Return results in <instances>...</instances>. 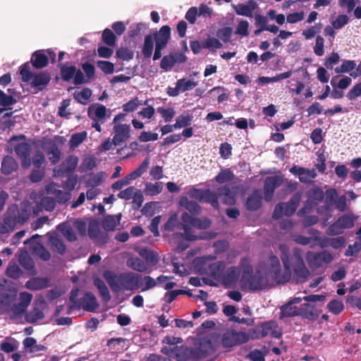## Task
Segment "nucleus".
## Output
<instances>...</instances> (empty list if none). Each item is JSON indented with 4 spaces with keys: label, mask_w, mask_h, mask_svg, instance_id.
Segmentation results:
<instances>
[{
    "label": "nucleus",
    "mask_w": 361,
    "mask_h": 361,
    "mask_svg": "<svg viewBox=\"0 0 361 361\" xmlns=\"http://www.w3.org/2000/svg\"><path fill=\"white\" fill-rule=\"evenodd\" d=\"M279 250L285 271L283 276H281V264L276 256H271L267 265L260 264L255 276L252 275V268L250 264V260L247 258L241 259L240 264L243 271L241 281L246 288L252 290L262 289L269 279L278 282L288 280L290 277L292 269L298 278L305 279L309 276L310 271L303 262L302 252L300 249L294 250L293 267L289 259V247L286 245H281Z\"/></svg>",
    "instance_id": "1"
},
{
    "label": "nucleus",
    "mask_w": 361,
    "mask_h": 361,
    "mask_svg": "<svg viewBox=\"0 0 361 361\" xmlns=\"http://www.w3.org/2000/svg\"><path fill=\"white\" fill-rule=\"evenodd\" d=\"M17 297L16 290L0 289V313H8L11 319H15L21 317L30 305L32 295L24 291L19 294L20 302L13 304Z\"/></svg>",
    "instance_id": "2"
},
{
    "label": "nucleus",
    "mask_w": 361,
    "mask_h": 361,
    "mask_svg": "<svg viewBox=\"0 0 361 361\" xmlns=\"http://www.w3.org/2000/svg\"><path fill=\"white\" fill-rule=\"evenodd\" d=\"M104 278L115 293L123 290H134L139 288L141 276L133 272H124L119 275L111 271L104 273Z\"/></svg>",
    "instance_id": "3"
},
{
    "label": "nucleus",
    "mask_w": 361,
    "mask_h": 361,
    "mask_svg": "<svg viewBox=\"0 0 361 361\" xmlns=\"http://www.w3.org/2000/svg\"><path fill=\"white\" fill-rule=\"evenodd\" d=\"M210 221L207 219L194 218L188 213L185 212L181 216V228L184 231L183 237L189 240L197 239V236L192 231V228L203 229L208 228Z\"/></svg>",
    "instance_id": "4"
},
{
    "label": "nucleus",
    "mask_w": 361,
    "mask_h": 361,
    "mask_svg": "<svg viewBox=\"0 0 361 361\" xmlns=\"http://www.w3.org/2000/svg\"><path fill=\"white\" fill-rule=\"evenodd\" d=\"M303 299L307 302L301 307L302 315L310 320L316 319L320 313L318 307L324 304L326 297L323 295H310Z\"/></svg>",
    "instance_id": "5"
},
{
    "label": "nucleus",
    "mask_w": 361,
    "mask_h": 361,
    "mask_svg": "<svg viewBox=\"0 0 361 361\" xmlns=\"http://www.w3.org/2000/svg\"><path fill=\"white\" fill-rule=\"evenodd\" d=\"M87 116L92 121V127L97 132H101V125L110 116V111L103 104L94 103L88 107Z\"/></svg>",
    "instance_id": "6"
},
{
    "label": "nucleus",
    "mask_w": 361,
    "mask_h": 361,
    "mask_svg": "<svg viewBox=\"0 0 361 361\" xmlns=\"http://www.w3.org/2000/svg\"><path fill=\"white\" fill-rule=\"evenodd\" d=\"M20 73L23 82L30 83L38 90H42L50 80V76L48 73H32L29 71V68L27 66H23L20 68Z\"/></svg>",
    "instance_id": "7"
},
{
    "label": "nucleus",
    "mask_w": 361,
    "mask_h": 361,
    "mask_svg": "<svg viewBox=\"0 0 361 361\" xmlns=\"http://www.w3.org/2000/svg\"><path fill=\"white\" fill-rule=\"evenodd\" d=\"M355 220V217L352 214L342 215L336 222L329 226L326 231V234L329 235L341 234L345 229L353 227Z\"/></svg>",
    "instance_id": "8"
},
{
    "label": "nucleus",
    "mask_w": 361,
    "mask_h": 361,
    "mask_svg": "<svg viewBox=\"0 0 361 361\" xmlns=\"http://www.w3.org/2000/svg\"><path fill=\"white\" fill-rule=\"evenodd\" d=\"M171 36V28L168 25L162 26L159 31L154 35V39L155 40V51L153 56V60H158L161 56V50L164 49Z\"/></svg>",
    "instance_id": "9"
},
{
    "label": "nucleus",
    "mask_w": 361,
    "mask_h": 361,
    "mask_svg": "<svg viewBox=\"0 0 361 361\" xmlns=\"http://www.w3.org/2000/svg\"><path fill=\"white\" fill-rule=\"evenodd\" d=\"M300 200L301 195L297 193L290 199L288 202L279 204L274 209L273 213V218L279 219L283 215H292L295 212Z\"/></svg>",
    "instance_id": "10"
},
{
    "label": "nucleus",
    "mask_w": 361,
    "mask_h": 361,
    "mask_svg": "<svg viewBox=\"0 0 361 361\" xmlns=\"http://www.w3.org/2000/svg\"><path fill=\"white\" fill-rule=\"evenodd\" d=\"M193 360L207 358L214 352V348L208 338H202L192 348Z\"/></svg>",
    "instance_id": "11"
},
{
    "label": "nucleus",
    "mask_w": 361,
    "mask_h": 361,
    "mask_svg": "<svg viewBox=\"0 0 361 361\" xmlns=\"http://www.w3.org/2000/svg\"><path fill=\"white\" fill-rule=\"evenodd\" d=\"M307 262L312 269L321 267L323 264H329L334 259L333 255L328 251L320 252H308L306 255Z\"/></svg>",
    "instance_id": "12"
},
{
    "label": "nucleus",
    "mask_w": 361,
    "mask_h": 361,
    "mask_svg": "<svg viewBox=\"0 0 361 361\" xmlns=\"http://www.w3.org/2000/svg\"><path fill=\"white\" fill-rule=\"evenodd\" d=\"M248 340L249 335L245 332L228 331L224 334L222 344L224 347L229 348L246 343Z\"/></svg>",
    "instance_id": "13"
},
{
    "label": "nucleus",
    "mask_w": 361,
    "mask_h": 361,
    "mask_svg": "<svg viewBox=\"0 0 361 361\" xmlns=\"http://www.w3.org/2000/svg\"><path fill=\"white\" fill-rule=\"evenodd\" d=\"M7 212L14 220L16 226L23 224L29 219L30 215V211L26 205H22L20 208L13 205L8 209Z\"/></svg>",
    "instance_id": "14"
},
{
    "label": "nucleus",
    "mask_w": 361,
    "mask_h": 361,
    "mask_svg": "<svg viewBox=\"0 0 361 361\" xmlns=\"http://www.w3.org/2000/svg\"><path fill=\"white\" fill-rule=\"evenodd\" d=\"M39 237V235L36 234L30 240H25L24 243L30 245L31 252L33 255L39 257L44 261L49 260L51 257L50 252L41 243L35 240V238Z\"/></svg>",
    "instance_id": "15"
},
{
    "label": "nucleus",
    "mask_w": 361,
    "mask_h": 361,
    "mask_svg": "<svg viewBox=\"0 0 361 361\" xmlns=\"http://www.w3.org/2000/svg\"><path fill=\"white\" fill-rule=\"evenodd\" d=\"M130 127L128 124H116L114 127L113 143L119 145L130 137Z\"/></svg>",
    "instance_id": "16"
},
{
    "label": "nucleus",
    "mask_w": 361,
    "mask_h": 361,
    "mask_svg": "<svg viewBox=\"0 0 361 361\" xmlns=\"http://www.w3.org/2000/svg\"><path fill=\"white\" fill-rule=\"evenodd\" d=\"M290 172L298 176L299 180L305 183L311 182L317 176L314 169H305L297 166H293L290 169Z\"/></svg>",
    "instance_id": "17"
},
{
    "label": "nucleus",
    "mask_w": 361,
    "mask_h": 361,
    "mask_svg": "<svg viewBox=\"0 0 361 361\" xmlns=\"http://www.w3.org/2000/svg\"><path fill=\"white\" fill-rule=\"evenodd\" d=\"M282 178L278 176L267 177L264 180V198L270 201L275 189L282 183Z\"/></svg>",
    "instance_id": "18"
},
{
    "label": "nucleus",
    "mask_w": 361,
    "mask_h": 361,
    "mask_svg": "<svg viewBox=\"0 0 361 361\" xmlns=\"http://www.w3.org/2000/svg\"><path fill=\"white\" fill-rule=\"evenodd\" d=\"M302 301L300 298H295L289 302L281 307V317H293L295 315L302 314L301 308L295 306V304L300 303Z\"/></svg>",
    "instance_id": "19"
},
{
    "label": "nucleus",
    "mask_w": 361,
    "mask_h": 361,
    "mask_svg": "<svg viewBox=\"0 0 361 361\" xmlns=\"http://www.w3.org/2000/svg\"><path fill=\"white\" fill-rule=\"evenodd\" d=\"M262 336H270L274 338H279L281 336V329L274 321H269L261 325Z\"/></svg>",
    "instance_id": "20"
},
{
    "label": "nucleus",
    "mask_w": 361,
    "mask_h": 361,
    "mask_svg": "<svg viewBox=\"0 0 361 361\" xmlns=\"http://www.w3.org/2000/svg\"><path fill=\"white\" fill-rule=\"evenodd\" d=\"M16 154L22 159V166L27 168L30 166V160L29 159L30 147L26 142H22L17 145L15 147Z\"/></svg>",
    "instance_id": "21"
},
{
    "label": "nucleus",
    "mask_w": 361,
    "mask_h": 361,
    "mask_svg": "<svg viewBox=\"0 0 361 361\" xmlns=\"http://www.w3.org/2000/svg\"><path fill=\"white\" fill-rule=\"evenodd\" d=\"M257 6L256 2L249 1L247 4L233 5V8L238 15L252 18Z\"/></svg>",
    "instance_id": "22"
},
{
    "label": "nucleus",
    "mask_w": 361,
    "mask_h": 361,
    "mask_svg": "<svg viewBox=\"0 0 361 361\" xmlns=\"http://www.w3.org/2000/svg\"><path fill=\"white\" fill-rule=\"evenodd\" d=\"M169 357L175 358L177 361H187L188 360H193V354L192 348L190 349L185 346H178L174 350L173 354L167 355Z\"/></svg>",
    "instance_id": "23"
},
{
    "label": "nucleus",
    "mask_w": 361,
    "mask_h": 361,
    "mask_svg": "<svg viewBox=\"0 0 361 361\" xmlns=\"http://www.w3.org/2000/svg\"><path fill=\"white\" fill-rule=\"evenodd\" d=\"M49 245L53 251L63 255L66 252V245L56 233H47Z\"/></svg>",
    "instance_id": "24"
},
{
    "label": "nucleus",
    "mask_w": 361,
    "mask_h": 361,
    "mask_svg": "<svg viewBox=\"0 0 361 361\" xmlns=\"http://www.w3.org/2000/svg\"><path fill=\"white\" fill-rule=\"evenodd\" d=\"M218 195L226 204L232 205L235 202V192L226 185L218 189Z\"/></svg>",
    "instance_id": "25"
},
{
    "label": "nucleus",
    "mask_w": 361,
    "mask_h": 361,
    "mask_svg": "<svg viewBox=\"0 0 361 361\" xmlns=\"http://www.w3.org/2000/svg\"><path fill=\"white\" fill-rule=\"evenodd\" d=\"M240 270L236 267H230L226 270L224 269L221 281L228 286L237 281L240 276Z\"/></svg>",
    "instance_id": "26"
},
{
    "label": "nucleus",
    "mask_w": 361,
    "mask_h": 361,
    "mask_svg": "<svg viewBox=\"0 0 361 361\" xmlns=\"http://www.w3.org/2000/svg\"><path fill=\"white\" fill-rule=\"evenodd\" d=\"M163 342L166 343V345L162 348L161 351L167 355L173 353L174 350L178 347L177 345L182 342V339L178 337L168 336L164 338Z\"/></svg>",
    "instance_id": "27"
},
{
    "label": "nucleus",
    "mask_w": 361,
    "mask_h": 361,
    "mask_svg": "<svg viewBox=\"0 0 361 361\" xmlns=\"http://www.w3.org/2000/svg\"><path fill=\"white\" fill-rule=\"evenodd\" d=\"M44 304L40 303L38 305H36L33 307L32 310H30L28 313L26 314L25 318L27 322L29 323H35L39 319L44 318Z\"/></svg>",
    "instance_id": "28"
},
{
    "label": "nucleus",
    "mask_w": 361,
    "mask_h": 361,
    "mask_svg": "<svg viewBox=\"0 0 361 361\" xmlns=\"http://www.w3.org/2000/svg\"><path fill=\"white\" fill-rule=\"evenodd\" d=\"M225 269V263L223 262H213L208 267V273L213 278L221 280Z\"/></svg>",
    "instance_id": "29"
},
{
    "label": "nucleus",
    "mask_w": 361,
    "mask_h": 361,
    "mask_svg": "<svg viewBox=\"0 0 361 361\" xmlns=\"http://www.w3.org/2000/svg\"><path fill=\"white\" fill-rule=\"evenodd\" d=\"M33 66L37 68H42L48 64V56L43 50L36 51L32 56Z\"/></svg>",
    "instance_id": "30"
},
{
    "label": "nucleus",
    "mask_w": 361,
    "mask_h": 361,
    "mask_svg": "<svg viewBox=\"0 0 361 361\" xmlns=\"http://www.w3.org/2000/svg\"><path fill=\"white\" fill-rule=\"evenodd\" d=\"M49 286V280L45 278H32L28 280L25 287L32 290H37L45 288Z\"/></svg>",
    "instance_id": "31"
},
{
    "label": "nucleus",
    "mask_w": 361,
    "mask_h": 361,
    "mask_svg": "<svg viewBox=\"0 0 361 361\" xmlns=\"http://www.w3.org/2000/svg\"><path fill=\"white\" fill-rule=\"evenodd\" d=\"M126 264L131 269L138 272H145L148 269L147 264L137 257L128 258Z\"/></svg>",
    "instance_id": "32"
},
{
    "label": "nucleus",
    "mask_w": 361,
    "mask_h": 361,
    "mask_svg": "<svg viewBox=\"0 0 361 361\" xmlns=\"http://www.w3.org/2000/svg\"><path fill=\"white\" fill-rule=\"evenodd\" d=\"M126 339L123 338H111L107 341V346L118 353L123 352L128 348V345L126 343Z\"/></svg>",
    "instance_id": "33"
},
{
    "label": "nucleus",
    "mask_w": 361,
    "mask_h": 361,
    "mask_svg": "<svg viewBox=\"0 0 361 361\" xmlns=\"http://www.w3.org/2000/svg\"><path fill=\"white\" fill-rule=\"evenodd\" d=\"M181 56L169 54L163 57L160 63V67L165 71L171 70L178 61H180Z\"/></svg>",
    "instance_id": "34"
},
{
    "label": "nucleus",
    "mask_w": 361,
    "mask_h": 361,
    "mask_svg": "<svg viewBox=\"0 0 361 361\" xmlns=\"http://www.w3.org/2000/svg\"><path fill=\"white\" fill-rule=\"evenodd\" d=\"M18 165L16 160L9 156H6L1 163V171L4 174H11L17 170Z\"/></svg>",
    "instance_id": "35"
},
{
    "label": "nucleus",
    "mask_w": 361,
    "mask_h": 361,
    "mask_svg": "<svg viewBox=\"0 0 361 361\" xmlns=\"http://www.w3.org/2000/svg\"><path fill=\"white\" fill-rule=\"evenodd\" d=\"M106 174L104 172L91 173L86 180L85 184L87 188H95L99 185L105 179Z\"/></svg>",
    "instance_id": "36"
},
{
    "label": "nucleus",
    "mask_w": 361,
    "mask_h": 361,
    "mask_svg": "<svg viewBox=\"0 0 361 361\" xmlns=\"http://www.w3.org/2000/svg\"><path fill=\"white\" fill-rule=\"evenodd\" d=\"M15 227L16 224L14 220L11 219V216L6 212L4 220L0 221V233H8L13 231Z\"/></svg>",
    "instance_id": "37"
},
{
    "label": "nucleus",
    "mask_w": 361,
    "mask_h": 361,
    "mask_svg": "<svg viewBox=\"0 0 361 361\" xmlns=\"http://www.w3.org/2000/svg\"><path fill=\"white\" fill-rule=\"evenodd\" d=\"M292 75V71H288L286 72L277 74L274 77H259L257 80V82L259 83H261L262 85L267 84L269 82H276L281 80L286 79L290 78Z\"/></svg>",
    "instance_id": "38"
},
{
    "label": "nucleus",
    "mask_w": 361,
    "mask_h": 361,
    "mask_svg": "<svg viewBox=\"0 0 361 361\" xmlns=\"http://www.w3.org/2000/svg\"><path fill=\"white\" fill-rule=\"evenodd\" d=\"M179 203L180 206L192 214H198L200 212V207L198 204L195 201L190 200L188 197H182Z\"/></svg>",
    "instance_id": "39"
},
{
    "label": "nucleus",
    "mask_w": 361,
    "mask_h": 361,
    "mask_svg": "<svg viewBox=\"0 0 361 361\" xmlns=\"http://www.w3.org/2000/svg\"><path fill=\"white\" fill-rule=\"evenodd\" d=\"M261 195L259 190L255 191L247 200L246 206L248 209L256 210L260 207Z\"/></svg>",
    "instance_id": "40"
},
{
    "label": "nucleus",
    "mask_w": 361,
    "mask_h": 361,
    "mask_svg": "<svg viewBox=\"0 0 361 361\" xmlns=\"http://www.w3.org/2000/svg\"><path fill=\"white\" fill-rule=\"evenodd\" d=\"M74 98L82 104H87L92 96V91L89 88H83L81 90L75 91L73 94Z\"/></svg>",
    "instance_id": "41"
},
{
    "label": "nucleus",
    "mask_w": 361,
    "mask_h": 361,
    "mask_svg": "<svg viewBox=\"0 0 361 361\" xmlns=\"http://www.w3.org/2000/svg\"><path fill=\"white\" fill-rule=\"evenodd\" d=\"M82 306L87 310H94L98 307L94 295L91 293H87L82 300Z\"/></svg>",
    "instance_id": "42"
},
{
    "label": "nucleus",
    "mask_w": 361,
    "mask_h": 361,
    "mask_svg": "<svg viewBox=\"0 0 361 361\" xmlns=\"http://www.w3.org/2000/svg\"><path fill=\"white\" fill-rule=\"evenodd\" d=\"M87 137V133L86 131H82L80 133H77L73 134L69 140V146L71 148H76L78 147L82 142H83Z\"/></svg>",
    "instance_id": "43"
},
{
    "label": "nucleus",
    "mask_w": 361,
    "mask_h": 361,
    "mask_svg": "<svg viewBox=\"0 0 361 361\" xmlns=\"http://www.w3.org/2000/svg\"><path fill=\"white\" fill-rule=\"evenodd\" d=\"M121 217V214H118L116 216H108L105 217L103 221V227L106 231H112L114 230L116 226L119 224L120 219Z\"/></svg>",
    "instance_id": "44"
},
{
    "label": "nucleus",
    "mask_w": 361,
    "mask_h": 361,
    "mask_svg": "<svg viewBox=\"0 0 361 361\" xmlns=\"http://www.w3.org/2000/svg\"><path fill=\"white\" fill-rule=\"evenodd\" d=\"M234 178L233 173L229 169H221L215 177V180L220 183H226L231 181Z\"/></svg>",
    "instance_id": "45"
},
{
    "label": "nucleus",
    "mask_w": 361,
    "mask_h": 361,
    "mask_svg": "<svg viewBox=\"0 0 361 361\" xmlns=\"http://www.w3.org/2000/svg\"><path fill=\"white\" fill-rule=\"evenodd\" d=\"M180 92L192 90L197 85V82L187 78L179 79L176 82Z\"/></svg>",
    "instance_id": "46"
},
{
    "label": "nucleus",
    "mask_w": 361,
    "mask_h": 361,
    "mask_svg": "<svg viewBox=\"0 0 361 361\" xmlns=\"http://www.w3.org/2000/svg\"><path fill=\"white\" fill-rule=\"evenodd\" d=\"M94 285L99 290V292L102 297L103 300L106 302H108L111 299V295L109 291L108 288L105 285L104 282L99 279H97L94 280Z\"/></svg>",
    "instance_id": "47"
},
{
    "label": "nucleus",
    "mask_w": 361,
    "mask_h": 361,
    "mask_svg": "<svg viewBox=\"0 0 361 361\" xmlns=\"http://www.w3.org/2000/svg\"><path fill=\"white\" fill-rule=\"evenodd\" d=\"M218 192H214L209 190H204L202 200V201L209 202L212 204V207L217 208L218 207Z\"/></svg>",
    "instance_id": "48"
},
{
    "label": "nucleus",
    "mask_w": 361,
    "mask_h": 361,
    "mask_svg": "<svg viewBox=\"0 0 361 361\" xmlns=\"http://www.w3.org/2000/svg\"><path fill=\"white\" fill-rule=\"evenodd\" d=\"M154 48V39L152 35H147L145 37L142 54L145 57L149 58L152 56Z\"/></svg>",
    "instance_id": "49"
},
{
    "label": "nucleus",
    "mask_w": 361,
    "mask_h": 361,
    "mask_svg": "<svg viewBox=\"0 0 361 361\" xmlns=\"http://www.w3.org/2000/svg\"><path fill=\"white\" fill-rule=\"evenodd\" d=\"M192 119V116L191 115H180L176 119V123H174L175 129H180L186 126H188L191 124Z\"/></svg>",
    "instance_id": "50"
},
{
    "label": "nucleus",
    "mask_w": 361,
    "mask_h": 361,
    "mask_svg": "<svg viewBox=\"0 0 361 361\" xmlns=\"http://www.w3.org/2000/svg\"><path fill=\"white\" fill-rule=\"evenodd\" d=\"M355 67L356 63L355 61L344 60L341 66L335 68V72L336 73H350L351 71L354 70Z\"/></svg>",
    "instance_id": "51"
},
{
    "label": "nucleus",
    "mask_w": 361,
    "mask_h": 361,
    "mask_svg": "<svg viewBox=\"0 0 361 361\" xmlns=\"http://www.w3.org/2000/svg\"><path fill=\"white\" fill-rule=\"evenodd\" d=\"M6 275L13 279H18L22 275V271L15 262H11L6 269Z\"/></svg>",
    "instance_id": "52"
},
{
    "label": "nucleus",
    "mask_w": 361,
    "mask_h": 361,
    "mask_svg": "<svg viewBox=\"0 0 361 361\" xmlns=\"http://www.w3.org/2000/svg\"><path fill=\"white\" fill-rule=\"evenodd\" d=\"M162 188L161 183H148L145 185V192L149 195H156L161 192Z\"/></svg>",
    "instance_id": "53"
},
{
    "label": "nucleus",
    "mask_w": 361,
    "mask_h": 361,
    "mask_svg": "<svg viewBox=\"0 0 361 361\" xmlns=\"http://www.w3.org/2000/svg\"><path fill=\"white\" fill-rule=\"evenodd\" d=\"M157 112L161 115L165 122H170L176 115V111L173 108H157Z\"/></svg>",
    "instance_id": "54"
},
{
    "label": "nucleus",
    "mask_w": 361,
    "mask_h": 361,
    "mask_svg": "<svg viewBox=\"0 0 361 361\" xmlns=\"http://www.w3.org/2000/svg\"><path fill=\"white\" fill-rule=\"evenodd\" d=\"M148 101L146 100L144 103L142 101H140L137 98H135L126 104L123 105V110L126 112H132L134 111L139 106L142 104L147 105Z\"/></svg>",
    "instance_id": "55"
},
{
    "label": "nucleus",
    "mask_w": 361,
    "mask_h": 361,
    "mask_svg": "<svg viewBox=\"0 0 361 361\" xmlns=\"http://www.w3.org/2000/svg\"><path fill=\"white\" fill-rule=\"evenodd\" d=\"M58 229L61 231L63 236L66 238L69 241H73L76 239L75 235L72 228L67 224H60L58 226Z\"/></svg>",
    "instance_id": "56"
},
{
    "label": "nucleus",
    "mask_w": 361,
    "mask_h": 361,
    "mask_svg": "<svg viewBox=\"0 0 361 361\" xmlns=\"http://www.w3.org/2000/svg\"><path fill=\"white\" fill-rule=\"evenodd\" d=\"M75 68L73 66H63L61 68L62 78L66 81H69L73 78L74 73H75Z\"/></svg>",
    "instance_id": "57"
},
{
    "label": "nucleus",
    "mask_w": 361,
    "mask_h": 361,
    "mask_svg": "<svg viewBox=\"0 0 361 361\" xmlns=\"http://www.w3.org/2000/svg\"><path fill=\"white\" fill-rule=\"evenodd\" d=\"M78 158L75 156L68 157L62 164L64 170L66 171H73L78 166Z\"/></svg>",
    "instance_id": "58"
},
{
    "label": "nucleus",
    "mask_w": 361,
    "mask_h": 361,
    "mask_svg": "<svg viewBox=\"0 0 361 361\" xmlns=\"http://www.w3.org/2000/svg\"><path fill=\"white\" fill-rule=\"evenodd\" d=\"M344 305L340 300H333L328 304L329 310L334 314H338L343 311Z\"/></svg>",
    "instance_id": "59"
},
{
    "label": "nucleus",
    "mask_w": 361,
    "mask_h": 361,
    "mask_svg": "<svg viewBox=\"0 0 361 361\" xmlns=\"http://www.w3.org/2000/svg\"><path fill=\"white\" fill-rule=\"evenodd\" d=\"M16 103V99L12 95H7L0 90V106L8 107Z\"/></svg>",
    "instance_id": "60"
},
{
    "label": "nucleus",
    "mask_w": 361,
    "mask_h": 361,
    "mask_svg": "<svg viewBox=\"0 0 361 361\" xmlns=\"http://www.w3.org/2000/svg\"><path fill=\"white\" fill-rule=\"evenodd\" d=\"M313 49H314V53L317 56H322L324 55V39L322 36H320V35L317 36L315 45H314Z\"/></svg>",
    "instance_id": "61"
},
{
    "label": "nucleus",
    "mask_w": 361,
    "mask_h": 361,
    "mask_svg": "<svg viewBox=\"0 0 361 361\" xmlns=\"http://www.w3.org/2000/svg\"><path fill=\"white\" fill-rule=\"evenodd\" d=\"M19 262L26 270L31 271L34 268V262L27 254H21L20 255Z\"/></svg>",
    "instance_id": "62"
},
{
    "label": "nucleus",
    "mask_w": 361,
    "mask_h": 361,
    "mask_svg": "<svg viewBox=\"0 0 361 361\" xmlns=\"http://www.w3.org/2000/svg\"><path fill=\"white\" fill-rule=\"evenodd\" d=\"M233 33V29L230 27H225L219 29L216 32V36L220 38L222 41L227 42L230 40V38Z\"/></svg>",
    "instance_id": "63"
},
{
    "label": "nucleus",
    "mask_w": 361,
    "mask_h": 361,
    "mask_svg": "<svg viewBox=\"0 0 361 361\" xmlns=\"http://www.w3.org/2000/svg\"><path fill=\"white\" fill-rule=\"evenodd\" d=\"M321 26L319 25H316L314 26H310L302 31V35L305 37L306 39H312L317 33L320 32Z\"/></svg>",
    "instance_id": "64"
}]
</instances>
